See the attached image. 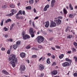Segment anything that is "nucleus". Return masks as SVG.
<instances>
[{"label":"nucleus","instance_id":"nucleus-1","mask_svg":"<svg viewBox=\"0 0 77 77\" xmlns=\"http://www.w3.org/2000/svg\"><path fill=\"white\" fill-rule=\"evenodd\" d=\"M16 56L14 55L12 57L8 58L9 61H11L10 62V63L12 65L13 67H15V63H17V59L16 58Z\"/></svg>","mask_w":77,"mask_h":77},{"label":"nucleus","instance_id":"nucleus-2","mask_svg":"<svg viewBox=\"0 0 77 77\" xmlns=\"http://www.w3.org/2000/svg\"><path fill=\"white\" fill-rule=\"evenodd\" d=\"M37 41L39 44L43 42L44 41V38L42 36H38L36 38Z\"/></svg>","mask_w":77,"mask_h":77},{"label":"nucleus","instance_id":"nucleus-3","mask_svg":"<svg viewBox=\"0 0 77 77\" xmlns=\"http://www.w3.org/2000/svg\"><path fill=\"white\" fill-rule=\"evenodd\" d=\"M11 11L12 12V13H11L10 14H8L7 15V16H8V17H10L11 16H12L14 14V12H15V13H17V11L14 9H12L11 10Z\"/></svg>","mask_w":77,"mask_h":77},{"label":"nucleus","instance_id":"nucleus-4","mask_svg":"<svg viewBox=\"0 0 77 77\" xmlns=\"http://www.w3.org/2000/svg\"><path fill=\"white\" fill-rule=\"evenodd\" d=\"M56 26V23L53 21H51L50 24V27H54Z\"/></svg>","mask_w":77,"mask_h":77},{"label":"nucleus","instance_id":"nucleus-5","mask_svg":"<svg viewBox=\"0 0 77 77\" xmlns=\"http://www.w3.org/2000/svg\"><path fill=\"white\" fill-rule=\"evenodd\" d=\"M69 66V63L68 62H65L62 64V66L63 67H67Z\"/></svg>","mask_w":77,"mask_h":77},{"label":"nucleus","instance_id":"nucleus-6","mask_svg":"<svg viewBox=\"0 0 77 77\" xmlns=\"http://www.w3.org/2000/svg\"><path fill=\"white\" fill-rule=\"evenodd\" d=\"M26 70V67L24 65H21L20 66V70L21 71H24Z\"/></svg>","mask_w":77,"mask_h":77},{"label":"nucleus","instance_id":"nucleus-7","mask_svg":"<svg viewBox=\"0 0 77 77\" xmlns=\"http://www.w3.org/2000/svg\"><path fill=\"white\" fill-rule=\"evenodd\" d=\"M39 69L40 71H42L44 69V66L42 64H40L39 65Z\"/></svg>","mask_w":77,"mask_h":77},{"label":"nucleus","instance_id":"nucleus-8","mask_svg":"<svg viewBox=\"0 0 77 77\" xmlns=\"http://www.w3.org/2000/svg\"><path fill=\"white\" fill-rule=\"evenodd\" d=\"M50 8V5H46L44 7L43 11H47V9H48Z\"/></svg>","mask_w":77,"mask_h":77},{"label":"nucleus","instance_id":"nucleus-9","mask_svg":"<svg viewBox=\"0 0 77 77\" xmlns=\"http://www.w3.org/2000/svg\"><path fill=\"white\" fill-rule=\"evenodd\" d=\"M56 23L58 26L60 24L62 23V20L60 19H58L56 22Z\"/></svg>","mask_w":77,"mask_h":77},{"label":"nucleus","instance_id":"nucleus-10","mask_svg":"<svg viewBox=\"0 0 77 77\" xmlns=\"http://www.w3.org/2000/svg\"><path fill=\"white\" fill-rule=\"evenodd\" d=\"M26 56V54L22 52L20 54V56L21 57L23 58Z\"/></svg>","mask_w":77,"mask_h":77},{"label":"nucleus","instance_id":"nucleus-11","mask_svg":"<svg viewBox=\"0 0 77 77\" xmlns=\"http://www.w3.org/2000/svg\"><path fill=\"white\" fill-rule=\"evenodd\" d=\"M55 2H56V1L55 0H52V1L51 2V7H52V8H53V7L54 6Z\"/></svg>","mask_w":77,"mask_h":77},{"label":"nucleus","instance_id":"nucleus-12","mask_svg":"<svg viewBox=\"0 0 77 77\" xmlns=\"http://www.w3.org/2000/svg\"><path fill=\"white\" fill-rule=\"evenodd\" d=\"M29 32L30 34L34 33L33 29L32 28H30L29 30Z\"/></svg>","mask_w":77,"mask_h":77},{"label":"nucleus","instance_id":"nucleus-13","mask_svg":"<svg viewBox=\"0 0 77 77\" xmlns=\"http://www.w3.org/2000/svg\"><path fill=\"white\" fill-rule=\"evenodd\" d=\"M2 72L3 74H6V75H8L9 73L6 71L5 70H2Z\"/></svg>","mask_w":77,"mask_h":77},{"label":"nucleus","instance_id":"nucleus-14","mask_svg":"<svg viewBox=\"0 0 77 77\" xmlns=\"http://www.w3.org/2000/svg\"><path fill=\"white\" fill-rule=\"evenodd\" d=\"M66 61H67L68 62H69L70 64H71L72 63V61L71 60L69 59L68 58H66L65 59Z\"/></svg>","mask_w":77,"mask_h":77},{"label":"nucleus","instance_id":"nucleus-15","mask_svg":"<svg viewBox=\"0 0 77 77\" xmlns=\"http://www.w3.org/2000/svg\"><path fill=\"white\" fill-rule=\"evenodd\" d=\"M57 72H58L57 70H54L52 71V74L54 75H56L57 74Z\"/></svg>","mask_w":77,"mask_h":77},{"label":"nucleus","instance_id":"nucleus-16","mask_svg":"<svg viewBox=\"0 0 77 77\" xmlns=\"http://www.w3.org/2000/svg\"><path fill=\"white\" fill-rule=\"evenodd\" d=\"M26 9H27V10H31V9H32V7L30 6L26 7Z\"/></svg>","mask_w":77,"mask_h":77},{"label":"nucleus","instance_id":"nucleus-17","mask_svg":"<svg viewBox=\"0 0 77 77\" xmlns=\"http://www.w3.org/2000/svg\"><path fill=\"white\" fill-rule=\"evenodd\" d=\"M14 25H15L14 23H13V24H11L10 28V30H12Z\"/></svg>","mask_w":77,"mask_h":77},{"label":"nucleus","instance_id":"nucleus-18","mask_svg":"<svg viewBox=\"0 0 77 77\" xmlns=\"http://www.w3.org/2000/svg\"><path fill=\"white\" fill-rule=\"evenodd\" d=\"M34 2V0H29V2L31 5H33Z\"/></svg>","mask_w":77,"mask_h":77},{"label":"nucleus","instance_id":"nucleus-19","mask_svg":"<svg viewBox=\"0 0 77 77\" xmlns=\"http://www.w3.org/2000/svg\"><path fill=\"white\" fill-rule=\"evenodd\" d=\"M20 43H21V41H17L16 42V45L18 46H19L20 45Z\"/></svg>","mask_w":77,"mask_h":77},{"label":"nucleus","instance_id":"nucleus-20","mask_svg":"<svg viewBox=\"0 0 77 77\" xmlns=\"http://www.w3.org/2000/svg\"><path fill=\"white\" fill-rule=\"evenodd\" d=\"M13 47L14 49H17V47H18V46L16 45H14L13 46Z\"/></svg>","mask_w":77,"mask_h":77},{"label":"nucleus","instance_id":"nucleus-21","mask_svg":"<svg viewBox=\"0 0 77 77\" xmlns=\"http://www.w3.org/2000/svg\"><path fill=\"white\" fill-rule=\"evenodd\" d=\"M69 8H70V10H73V7L72 6V5L71 3H70L69 4Z\"/></svg>","mask_w":77,"mask_h":77},{"label":"nucleus","instance_id":"nucleus-22","mask_svg":"<svg viewBox=\"0 0 77 77\" xmlns=\"http://www.w3.org/2000/svg\"><path fill=\"white\" fill-rule=\"evenodd\" d=\"M64 57V55L63 54H61L59 56V58L60 59H62Z\"/></svg>","mask_w":77,"mask_h":77},{"label":"nucleus","instance_id":"nucleus-23","mask_svg":"<svg viewBox=\"0 0 77 77\" xmlns=\"http://www.w3.org/2000/svg\"><path fill=\"white\" fill-rule=\"evenodd\" d=\"M46 62L47 63H48V64H50V63H51V62L50 61V58H48L47 59Z\"/></svg>","mask_w":77,"mask_h":77},{"label":"nucleus","instance_id":"nucleus-24","mask_svg":"<svg viewBox=\"0 0 77 77\" xmlns=\"http://www.w3.org/2000/svg\"><path fill=\"white\" fill-rule=\"evenodd\" d=\"M63 12L65 14H67V10L65 8L63 9Z\"/></svg>","mask_w":77,"mask_h":77},{"label":"nucleus","instance_id":"nucleus-25","mask_svg":"<svg viewBox=\"0 0 77 77\" xmlns=\"http://www.w3.org/2000/svg\"><path fill=\"white\" fill-rule=\"evenodd\" d=\"M6 8H7V5H4L2 6V8L3 9H5Z\"/></svg>","mask_w":77,"mask_h":77},{"label":"nucleus","instance_id":"nucleus-26","mask_svg":"<svg viewBox=\"0 0 77 77\" xmlns=\"http://www.w3.org/2000/svg\"><path fill=\"white\" fill-rule=\"evenodd\" d=\"M10 21H11V19H8L5 21V23H8V22H10Z\"/></svg>","mask_w":77,"mask_h":77},{"label":"nucleus","instance_id":"nucleus-27","mask_svg":"<svg viewBox=\"0 0 77 77\" xmlns=\"http://www.w3.org/2000/svg\"><path fill=\"white\" fill-rule=\"evenodd\" d=\"M9 6L11 8H14L15 7V5L14 4H11L9 5Z\"/></svg>","mask_w":77,"mask_h":77},{"label":"nucleus","instance_id":"nucleus-28","mask_svg":"<svg viewBox=\"0 0 77 77\" xmlns=\"http://www.w3.org/2000/svg\"><path fill=\"white\" fill-rule=\"evenodd\" d=\"M4 19H2L1 21V25L2 26L3 25V22H4Z\"/></svg>","mask_w":77,"mask_h":77},{"label":"nucleus","instance_id":"nucleus-29","mask_svg":"<svg viewBox=\"0 0 77 77\" xmlns=\"http://www.w3.org/2000/svg\"><path fill=\"white\" fill-rule=\"evenodd\" d=\"M7 41L8 42H12L13 39L12 38H9L7 39Z\"/></svg>","mask_w":77,"mask_h":77},{"label":"nucleus","instance_id":"nucleus-30","mask_svg":"<svg viewBox=\"0 0 77 77\" xmlns=\"http://www.w3.org/2000/svg\"><path fill=\"white\" fill-rule=\"evenodd\" d=\"M69 28H70L69 26H68L67 28L65 30L66 32H68V31H69L70 30L69 29Z\"/></svg>","mask_w":77,"mask_h":77},{"label":"nucleus","instance_id":"nucleus-31","mask_svg":"<svg viewBox=\"0 0 77 77\" xmlns=\"http://www.w3.org/2000/svg\"><path fill=\"white\" fill-rule=\"evenodd\" d=\"M74 17V16L73 15V14H69V18H73Z\"/></svg>","mask_w":77,"mask_h":77},{"label":"nucleus","instance_id":"nucleus-32","mask_svg":"<svg viewBox=\"0 0 77 77\" xmlns=\"http://www.w3.org/2000/svg\"><path fill=\"white\" fill-rule=\"evenodd\" d=\"M25 37L26 38V39H29L30 38V37L29 36V35H28L26 34Z\"/></svg>","mask_w":77,"mask_h":77},{"label":"nucleus","instance_id":"nucleus-33","mask_svg":"<svg viewBox=\"0 0 77 77\" xmlns=\"http://www.w3.org/2000/svg\"><path fill=\"white\" fill-rule=\"evenodd\" d=\"M31 35V36L32 38H33L35 36V34H34V32L32 33H31V34H30Z\"/></svg>","mask_w":77,"mask_h":77},{"label":"nucleus","instance_id":"nucleus-34","mask_svg":"<svg viewBox=\"0 0 77 77\" xmlns=\"http://www.w3.org/2000/svg\"><path fill=\"white\" fill-rule=\"evenodd\" d=\"M74 59L75 60V62H77V57L76 56H75L74 57Z\"/></svg>","mask_w":77,"mask_h":77},{"label":"nucleus","instance_id":"nucleus-35","mask_svg":"<svg viewBox=\"0 0 77 77\" xmlns=\"http://www.w3.org/2000/svg\"><path fill=\"white\" fill-rule=\"evenodd\" d=\"M44 75V73H41L40 75L39 76V75H38V77H42Z\"/></svg>","mask_w":77,"mask_h":77},{"label":"nucleus","instance_id":"nucleus-36","mask_svg":"<svg viewBox=\"0 0 77 77\" xmlns=\"http://www.w3.org/2000/svg\"><path fill=\"white\" fill-rule=\"evenodd\" d=\"M25 34H26V32H25L23 31L22 32L21 35L22 36H25Z\"/></svg>","mask_w":77,"mask_h":77},{"label":"nucleus","instance_id":"nucleus-37","mask_svg":"<svg viewBox=\"0 0 77 77\" xmlns=\"http://www.w3.org/2000/svg\"><path fill=\"white\" fill-rule=\"evenodd\" d=\"M20 15V13H18L17 14H16V18L17 19L19 17L18 16V15Z\"/></svg>","mask_w":77,"mask_h":77},{"label":"nucleus","instance_id":"nucleus-38","mask_svg":"<svg viewBox=\"0 0 77 77\" xmlns=\"http://www.w3.org/2000/svg\"><path fill=\"white\" fill-rule=\"evenodd\" d=\"M3 30H4L5 32H6V31L8 30V29L7 28L5 27L3 29Z\"/></svg>","mask_w":77,"mask_h":77},{"label":"nucleus","instance_id":"nucleus-39","mask_svg":"<svg viewBox=\"0 0 77 77\" xmlns=\"http://www.w3.org/2000/svg\"><path fill=\"white\" fill-rule=\"evenodd\" d=\"M17 19H21V20L23 19V17L22 16H20V17H17Z\"/></svg>","mask_w":77,"mask_h":77},{"label":"nucleus","instance_id":"nucleus-40","mask_svg":"<svg viewBox=\"0 0 77 77\" xmlns=\"http://www.w3.org/2000/svg\"><path fill=\"white\" fill-rule=\"evenodd\" d=\"M32 58H36L37 57V56L35 55H33L32 56Z\"/></svg>","mask_w":77,"mask_h":77},{"label":"nucleus","instance_id":"nucleus-41","mask_svg":"<svg viewBox=\"0 0 77 77\" xmlns=\"http://www.w3.org/2000/svg\"><path fill=\"white\" fill-rule=\"evenodd\" d=\"M26 49H29V48H30V45H28L26 47Z\"/></svg>","mask_w":77,"mask_h":77},{"label":"nucleus","instance_id":"nucleus-42","mask_svg":"<svg viewBox=\"0 0 77 77\" xmlns=\"http://www.w3.org/2000/svg\"><path fill=\"white\" fill-rule=\"evenodd\" d=\"M57 19H58V20H59V19H62L63 18V17L62 16H59L57 17Z\"/></svg>","mask_w":77,"mask_h":77},{"label":"nucleus","instance_id":"nucleus-43","mask_svg":"<svg viewBox=\"0 0 77 77\" xmlns=\"http://www.w3.org/2000/svg\"><path fill=\"white\" fill-rule=\"evenodd\" d=\"M46 24L47 25H50V23L49 22V21H47L45 22Z\"/></svg>","mask_w":77,"mask_h":77},{"label":"nucleus","instance_id":"nucleus-44","mask_svg":"<svg viewBox=\"0 0 77 77\" xmlns=\"http://www.w3.org/2000/svg\"><path fill=\"white\" fill-rule=\"evenodd\" d=\"M73 45L76 47L77 46V43L75 42H74L73 43Z\"/></svg>","mask_w":77,"mask_h":77},{"label":"nucleus","instance_id":"nucleus-45","mask_svg":"<svg viewBox=\"0 0 77 77\" xmlns=\"http://www.w3.org/2000/svg\"><path fill=\"white\" fill-rule=\"evenodd\" d=\"M23 39H24V40H26V39H27V38H26V37L25 35L24 36H23Z\"/></svg>","mask_w":77,"mask_h":77},{"label":"nucleus","instance_id":"nucleus-46","mask_svg":"<svg viewBox=\"0 0 77 77\" xmlns=\"http://www.w3.org/2000/svg\"><path fill=\"white\" fill-rule=\"evenodd\" d=\"M72 50L73 51H75H75H76V49H75V48H72Z\"/></svg>","mask_w":77,"mask_h":77},{"label":"nucleus","instance_id":"nucleus-47","mask_svg":"<svg viewBox=\"0 0 77 77\" xmlns=\"http://www.w3.org/2000/svg\"><path fill=\"white\" fill-rule=\"evenodd\" d=\"M74 75L75 77H77V72H75L74 73Z\"/></svg>","mask_w":77,"mask_h":77},{"label":"nucleus","instance_id":"nucleus-48","mask_svg":"<svg viewBox=\"0 0 77 77\" xmlns=\"http://www.w3.org/2000/svg\"><path fill=\"white\" fill-rule=\"evenodd\" d=\"M51 57H52L53 59H55V56H54V55H51Z\"/></svg>","mask_w":77,"mask_h":77},{"label":"nucleus","instance_id":"nucleus-49","mask_svg":"<svg viewBox=\"0 0 77 77\" xmlns=\"http://www.w3.org/2000/svg\"><path fill=\"white\" fill-rule=\"evenodd\" d=\"M18 13H19V14H21V15H22L23 14L22 13V11L21 10H20L19 11Z\"/></svg>","mask_w":77,"mask_h":77},{"label":"nucleus","instance_id":"nucleus-50","mask_svg":"<svg viewBox=\"0 0 77 77\" xmlns=\"http://www.w3.org/2000/svg\"><path fill=\"white\" fill-rule=\"evenodd\" d=\"M56 65V62H54L52 64V66H54Z\"/></svg>","mask_w":77,"mask_h":77},{"label":"nucleus","instance_id":"nucleus-51","mask_svg":"<svg viewBox=\"0 0 77 77\" xmlns=\"http://www.w3.org/2000/svg\"><path fill=\"white\" fill-rule=\"evenodd\" d=\"M57 17H55L54 18V21H55V22H56L57 21Z\"/></svg>","mask_w":77,"mask_h":77},{"label":"nucleus","instance_id":"nucleus-52","mask_svg":"<svg viewBox=\"0 0 77 77\" xmlns=\"http://www.w3.org/2000/svg\"><path fill=\"white\" fill-rule=\"evenodd\" d=\"M55 47L56 48H60V46H59L57 45H55Z\"/></svg>","mask_w":77,"mask_h":77},{"label":"nucleus","instance_id":"nucleus-53","mask_svg":"<svg viewBox=\"0 0 77 77\" xmlns=\"http://www.w3.org/2000/svg\"><path fill=\"white\" fill-rule=\"evenodd\" d=\"M32 50H36L37 48H32Z\"/></svg>","mask_w":77,"mask_h":77},{"label":"nucleus","instance_id":"nucleus-54","mask_svg":"<svg viewBox=\"0 0 77 77\" xmlns=\"http://www.w3.org/2000/svg\"><path fill=\"white\" fill-rule=\"evenodd\" d=\"M38 48H42V46L41 45H39L38 46Z\"/></svg>","mask_w":77,"mask_h":77},{"label":"nucleus","instance_id":"nucleus-55","mask_svg":"<svg viewBox=\"0 0 77 77\" xmlns=\"http://www.w3.org/2000/svg\"><path fill=\"white\" fill-rule=\"evenodd\" d=\"M7 53L8 54H10V53H11V51H10V50H8L7 52Z\"/></svg>","mask_w":77,"mask_h":77},{"label":"nucleus","instance_id":"nucleus-56","mask_svg":"<svg viewBox=\"0 0 77 77\" xmlns=\"http://www.w3.org/2000/svg\"><path fill=\"white\" fill-rule=\"evenodd\" d=\"M33 11L35 13H36V9H35V8H34L33 9Z\"/></svg>","mask_w":77,"mask_h":77},{"label":"nucleus","instance_id":"nucleus-57","mask_svg":"<svg viewBox=\"0 0 77 77\" xmlns=\"http://www.w3.org/2000/svg\"><path fill=\"white\" fill-rule=\"evenodd\" d=\"M1 50H2V51H5V48H1Z\"/></svg>","mask_w":77,"mask_h":77},{"label":"nucleus","instance_id":"nucleus-58","mask_svg":"<svg viewBox=\"0 0 77 77\" xmlns=\"http://www.w3.org/2000/svg\"><path fill=\"white\" fill-rule=\"evenodd\" d=\"M67 53L68 54H71V51H69Z\"/></svg>","mask_w":77,"mask_h":77},{"label":"nucleus","instance_id":"nucleus-59","mask_svg":"<svg viewBox=\"0 0 77 77\" xmlns=\"http://www.w3.org/2000/svg\"><path fill=\"white\" fill-rule=\"evenodd\" d=\"M67 38H69V39H71V37L70 35H69L67 37Z\"/></svg>","mask_w":77,"mask_h":77},{"label":"nucleus","instance_id":"nucleus-60","mask_svg":"<svg viewBox=\"0 0 77 77\" xmlns=\"http://www.w3.org/2000/svg\"><path fill=\"white\" fill-rule=\"evenodd\" d=\"M45 27H48V26H49V25H48L45 24Z\"/></svg>","mask_w":77,"mask_h":77},{"label":"nucleus","instance_id":"nucleus-61","mask_svg":"<svg viewBox=\"0 0 77 77\" xmlns=\"http://www.w3.org/2000/svg\"><path fill=\"white\" fill-rule=\"evenodd\" d=\"M8 37V34H6L5 35V37L6 38H7V37Z\"/></svg>","mask_w":77,"mask_h":77},{"label":"nucleus","instance_id":"nucleus-62","mask_svg":"<svg viewBox=\"0 0 77 77\" xmlns=\"http://www.w3.org/2000/svg\"><path fill=\"white\" fill-rule=\"evenodd\" d=\"M53 39H54L53 38H49V40L50 41H52V40H53Z\"/></svg>","mask_w":77,"mask_h":77},{"label":"nucleus","instance_id":"nucleus-63","mask_svg":"<svg viewBox=\"0 0 77 77\" xmlns=\"http://www.w3.org/2000/svg\"><path fill=\"white\" fill-rule=\"evenodd\" d=\"M29 23L30 24H32V20H30L29 21Z\"/></svg>","mask_w":77,"mask_h":77},{"label":"nucleus","instance_id":"nucleus-64","mask_svg":"<svg viewBox=\"0 0 77 77\" xmlns=\"http://www.w3.org/2000/svg\"><path fill=\"white\" fill-rule=\"evenodd\" d=\"M22 14L23 15H25V11H23Z\"/></svg>","mask_w":77,"mask_h":77}]
</instances>
